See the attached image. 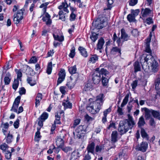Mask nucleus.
Masks as SVG:
<instances>
[{
	"instance_id": "obj_1",
	"label": "nucleus",
	"mask_w": 160,
	"mask_h": 160,
	"mask_svg": "<svg viewBox=\"0 0 160 160\" xmlns=\"http://www.w3.org/2000/svg\"><path fill=\"white\" fill-rule=\"evenodd\" d=\"M128 116V119L121 121L119 122L118 131L121 135L125 133L129 129H131L135 124L132 118L129 114Z\"/></svg>"
},
{
	"instance_id": "obj_2",
	"label": "nucleus",
	"mask_w": 160,
	"mask_h": 160,
	"mask_svg": "<svg viewBox=\"0 0 160 160\" xmlns=\"http://www.w3.org/2000/svg\"><path fill=\"white\" fill-rule=\"evenodd\" d=\"M146 52L149 53L144 58V61L146 63L151 64L152 71L153 72H156L158 70V64L155 60L154 58L151 55L152 51L150 49V45H146L145 50Z\"/></svg>"
},
{
	"instance_id": "obj_3",
	"label": "nucleus",
	"mask_w": 160,
	"mask_h": 160,
	"mask_svg": "<svg viewBox=\"0 0 160 160\" xmlns=\"http://www.w3.org/2000/svg\"><path fill=\"white\" fill-rule=\"evenodd\" d=\"M87 126L85 125H80L76 129L73 134L75 138L82 139L86 133Z\"/></svg>"
},
{
	"instance_id": "obj_4",
	"label": "nucleus",
	"mask_w": 160,
	"mask_h": 160,
	"mask_svg": "<svg viewBox=\"0 0 160 160\" xmlns=\"http://www.w3.org/2000/svg\"><path fill=\"white\" fill-rule=\"evenodd\" d=\"M94 23L95 28L97 29H102L105 27V22L103 17L98 18Z\"/></svg>"
},
{
	"instance_id": "obj_5",
	"label": "nucleus",
	"mask_w": 160,
	"mask_h": 160,
	"mask_svg": "<svg viewBox=\"0 0 160 160\" xmlns=\"http://www.w3.org/2000/svg\"><path fill=\"white\" fill-rule=\"evenodd\" d=\"M141 10L142 14L141 18L143 20H144L147 17L151 16L152 15V11L149 8H146L145 9L142 8Z\"/></svg>"
},
{
	"instance_id": "obj_6",
	"label": "nucleus",
	"mask_w": 160,
	"mask_h": 160,
	"mask_svg": "<svg viewBox=\"0 0 160 160\" xmlns=\"http://www.w3.org/2000/svg\"><path fill=\"white\" fill-rule=\"evenodd\" d=\"M97 109L94 108L93 106H91V103H90L87 106V109L92 114H95L99 112L101 108V105L100 103H97Z\"/></svg>"
},
{
	"instance_id": "obj_7",
	"label": "nucleus",
	"mask_w": 160,
	"mask_h": 160,
	"mask_svg": "<svg viewBox=\"0 0 160 160\" xmlns=\"http://www.w3.org/2000/svg\"><path fill=\"white\" fill-rule=\"evenodd\" d=\"M58 75L59 77L58 79L57 85L62 83L65 79L66 76V72L64 69L62 68L59 72Z\"/></svg>"
},
{
	"instance_id": "obj_8",
	"label": "nucleus",
	"mask_w": 160,
	"mask_h": 160,
	"mask_svg": "<svg viewBox=\"0 0 160 160\" xmlns=\"http://www.w3.org/2000/svg\"><path fill=\"white\" fill-rule=\"evenodd\" d=\"M101 75L98 72L96 71L92 75V82L94 84H98L101 80Z\"/></svg>"
},
{
	"instance_id": "obj_9",
	"label": "nucleus",
	"mask_w": 160,
	"mask_h": 160,
	"mask_svg": "<svg viewBox=\"0 0 160 160\" xmlns=\"http://www.w3.org/2000/svg\"><path fill=\"white\" fill-rule=\"evenodd\" d=\"M118 133L117 131H114L112 132L111 134V140L113 146L111 148H114L115 147V145H114V143L118 141Z\"/></svg>"
},
{
	"instance_id": "obj_10",
	"label": "nucleus",
	"mask_w": 160,
	"mask_h": 160,
	"mask_svg": "<svg viewBox=\"0 0 160 160\" xmlns=\"http://www.w3.org/2000/svg\"><path fill=\"white\" fill-rule=\"evenodd\" d=\"M101 67V66H100L99 68H97L96 69V71L98 72L100 74V75H102V76H109V72L106 69L103 68L100 69Z\"/></svg>"
},
{
	"instance_id": "obj_11",
	"label": "nucleus",
	"mask_w": 160,
	"mask_h": 160,
	"mask_svg": "<svg viewBox=\"0 0 160 160\" xmlns=\"http://www.w3.org/2000/svg\"><path fill=\"white\" fill-rule=\"evenodd\" d=\"M95 143L94 142H90L87 147V150L88 153L90 152L94 155Z\"/></svg>"
},
{
	"instance_id": "obj_12",
	"label": "nucleus",
	"mask_w": 160,
	"mask_h": 160,
	"mask_svg": "<svg viewBox=\"0 0 160 160\" xmlns=\"http://www.w3.org/2000/svg\"><path fill=\"white\" fill-rule=\"evenodd\" d=\"M148 147V144L146 142H142L140 145L137 146L136 149L143 152H145Z\"/></svg>"
},
{
	"instance_id": "obj_13",
	"label": "nucleus",
	"mask_w": 160,
	"mask_h": 160,
	"mask_svg": "<svg viewBox=\"0 0 160 160\" xmlns=\"http://www.w3.org/2000/svg\"><path fill=\"white\" fill-rule=\"evenodd\" d=\"M121 31V38L123 40L122 42H124L125 41H127L129 40L130 36L126 33L125 29L124 28H122Z\"/></svg>"
},
{
	"instance_id": "obj_14",
	"label": "nucleus",
	"mask_w": 160,
	"mask_h": 160,
	"mask_svg": "<svg viewBox=\"0 0 160 160\" xmlns=\"http://www.w3.org/2000/svg\"><path fill=\"white\" fill-rule=\"evenodd\" d=\"M98 56L96 54H91L89 58L88 62L90 63L93 64L98 61Z\"/></svg>"
},
{
	"instance_id": "obj_15",
	"label": "nucleus",
	"mask_w": 160,
	"mask_h": 160,
	"mask_svg": "<svg viewBox=\"0 0 160 160\" xmlns=\"http://www.w3.org/2000/svg\"><path fill=\"white\" fill-rule=\"evenodd\" d=\"M68 5L66 2V1H64V2H62L61 4L59 6L58 8L60 10H62L63 9L64 11L66 12L67 13H68L69 12L68 10Z\"/></svg>"
},
{
	"instance_id": "obj_16",
	"label": "nucleus",
	"mask_w": 160,
	"mask_h": 160,
	"mask_svg": "<svg viewBox=\"0 0 160 160\" xmlns=\"http://www.w3.org/2000/svg\"><path fill=\"white\" fill-rule=\"evenodd\" d=\"M111 111V107H110L109 108L105 110L103 112V116L102 118V121L103 123H104L106 122L107 120V116L108 114Z\"/></svg>"
},
{
	"instance_id": "obj_17",
	"label": "nucleus",
	"mask_w": 160,
	"mask_h": 160,
	"mask_svg": "<svg viewBox=\"0 0 160 160\" xmlns=\"http://www.w3.org/2000/svg\"><path fill=\"white\" fill-rule=\"evenodd\" d=\"M42 19L43 21L46 22L47 25H50L51 23L50 16L48 13L45 14V16L43 17Z\"/></svg>"
},
{
	"instance_id": "obj_18",
	"label": "nucleus",
	"mask_w": 160,
	"mask_h": 160,
	"mask_svg": "<svg viewBox=\"0 0 160 160\" xmlns=\"http://www.w3.org/2000/svg\"><path fill=\"white\" fill-rule=\"evenodd\" d=\"M81 55L84 58H87L88 56V54L86 49L82 47H79L78 48Z\"/></svg>"
},
{
	"instance_id": "obj_19",
	"label": "nucleus",
	"mask_w": 160,
	"mask_h": 160,
	"mask_svg": "<svg viewBox=\"0 0 160 160\" xmlns=\"http://www.w3.org/2000/svg\"><path fill=\"white\" fill-rule=\"evenodd\" d=\"M20 102V101H14L12 106L11 109V111L15 112H17V109L18 107L19 104Z\"/></svg>"
},
{
	"instance_id": "obj_20",
	"label": "nucleus",
	"mask_w": 160,
	"mask_h": 160,
	"mask_svg": "<svg viewBox=\"0 0 160 160\" xmlns=\"http://www.w3.org/2000/svg\"><path fill=\"white\" fill-rule=\"evenodd\" d=\"M145 124L144 119L143 116H142L139 118L138 123V127L141 129V128H142V127L144 126Z\"/></svg>"
},
{
	"instance_id": "obj_21",
	"label": "nucleus",
	"mask_w": 160,
	"mask_h": 160,
	"mask_svg": "<svg viewBox=\"0 0 160 160\" xmlns=\"http://www.w3.org/2000/svg\"><path fill=\"white\" fill-rule=\"evenodd\" d=\"M28 83L31 86H33L36 84V81L34 77H28L27 79Z\"/></svg>"
},
{
	"instance_id": "obj_22",
	"label": "nucleus",
	"mask_w": 160,
	"mask_h": 160,
	"mask_svg": "<svg viewBox=\"0 0 160 160\" xmlns=\"http://www.w3.org/2000/svg\"><path fill=\"white\" fill-rule=\"evenodd\" d=\"M56 143L57 146L60 147V148L63 146L64 144V142L63 139L59 137L57 138Z\"/></svg>"
},
{
	"instance_id": "obj_23",
	"label": "nucleus",
	"mask_w": 160,
	"mask_h": 160,
	"mask_svg": "<svg viewBox=\"0 0 160 160\" xmlns=\"http://www.w3.org/2000/svg\"><path fill=\"white\" fill-rule=\"evenodd\" d=\"M134 72H136L141 70V67L140 63L138 61H136L133 64Z\"/></svg>"
},
{
	"instance_id": "obj_24",
	"label": "nucleus",
	"mask_w": 160,
	"mask_h": 160,
	"mask_svg": "<svg viewBox=\"0 0 160 160\" xmlns=\"http://www.w3.org/2000/svg\"><path fill=\"white\" fill-rule=\"evenodd\" d=\"M104 43V40L103 38H100L98 40L97 45V50L101 49Z\"/></svg>"
},
{
	"instance_id": "obj_25",
	"label": "nucleus",
	"mask_w": 160,
	"mask_h": 160,
	"mask_svg": "<svg viewBox=\"0 0 160 160\" xmlns=\"http://www.w3.org/2000/svg\"><path fill=\"white\" fill-rule=\"evenodd\" d=\"M68 69L69 72L71 74H75L77 72V68L76 65L73 66L68 67Z\"/></svg>"
},
{
	"instance_id": "obj_26",
	"label": "nucleus",
	"mask_w": 160,
	"mask_h": 160,
	"mask_svg": "<svg viewBox=\"0 0 160 160\" xmlns=\"http://www.w3.org/2000/svg\"><path fill=\"white\" fill-rule=\"evenodd\" d=\"M141 133L142 137L145 139L147 140H148L149 137L148 135L144 129L142 128H141Z\"/></svg>"
},
{
	"instance_id": "obj_27",
	"label": "nucleus",
	"mask_w": 160,
	"mask_h": 160,
	"mask_svg": "<svg viewBox=\"0 0 160 160\" xmlns=\"http://www.w3.org/2000/svg\"><path fill=\"white\" fill-rule=\"evenodd\" d=\"M37 131L35 133L34 140L35 141L38 142L41 138V136L40 135V129L39 128H37Z\"/></svg>"
},
{
	"instance_id": "obj_28",
	"label": "nucleus",
	"mask_w": 160,
	"mask_h": 160,
	"mask_svg": "<svg viewBox=\"0 0 160 160\" xmlns=\"http://www.w3.org/2000/svg\"><path fill=\"white\" fill-rule=\"evenodd\" d=\"M121 49L118 47H114L111 50L110 53L112 54H115L116 52H118L120 55L121 54Z\"/></svg>"
},
{
	"instance_id": "obj_29",
	"label": "nucleus",
	"mask_w": 160,
	"mask_h": 160,
	"mask_svg": "<svg viewBox=\"0 0 160 160\" xmlns=\"http://www.w3.org/2000/svg\"><path fill=\"white\" fill-rule=\"evenodd\" d=\"M109 78V76L104 77L102 76V83L103 86H106L108 82V80Z\"/></svg>"
},
{
	"instance_id": "obj_30",
	"label": "nucleus",
	"mask_w": 160,
	"mask_h": 160,
	"mask_svg": "<svg viewBox=\"0 0 160 160\" xmlns=\"http://www.w3.org/2000/svg\"><path fill=\"white\" fill-rule=\"evenodd\" d=\"M53 37L55 40L58 41L60 42H62L64 40V37L63 36L61 35L59 36L58 34H53Z\"/></svg>"
},
{
	"instance_id": "obj_31",
	"label": "nucleus",
	"mask_w": 160,
	"mask_h": 160,
	"mask_svg": "<svg viewBox=\"0 0 160 160\" xmlns=\"http://www.w3.org/2000/svg\"><path fill=\"white\" fill-rule=\"evenodd\" d=\"M152 114L154 118H158L160 120V112L159 111H156L152 110Z\"/></svg>"
},
{
	"instance_id": "obj_32",
	"label": "nucleus",
	"mask_w": 160,
	"mask_h": 160,
	"mask_svg": "<svg viewBox=\"0 0 160 160\" xmlns=\"http://www.w3.org/2000/svg\"><path fill=\"white\" fill-rule=\"evenodd\" d=\"M48 114L46 112H43L38 118V119H41L42 121H44L48 117Z\"/></svg>"
},
{
	"instance_id": "obj_33",
	"label": "nucleus",
	"mask_w": 160,
	"mask_h": 160,
	"mask_svg": "<svg viewBox=\"0 0 160 160\" xmlns=\"http://www.w3.org/2000/svg\"><path fill=\"white\" fill-rule=\"evenodd\" d=\"M155 88L156 90L160 89V78H158L155 81Z\"/></svg>"
},
{
	"instance_id": "obj_34",
	"label": "nucleus",
	"mask_w": 160,
	"mask_h": 160,
	"mask_svg": "<svg viewBox=\"0 0 160 160\" xmlns=\"http://www.w3.org/2000/svg\"><path fill=\"white\" fill-rule=\"evenodd\" d=\"M65 102L62 103V105L65 108H71L72 107V104L68 101H65Z\"/></svg>"
},
{
	"instance_id": "obj_35",
	"label": "nucleus",
	"mask_w": 160,
	"mask_h": 160,
	"mask_svg": "<svg viewBox=\"0 0 160 160\" xmlns=\"http://www.w3.org/2000/svg\"><path fill=\"white\" fill-rule=\"evenodd\" d=\"M52 63L51 62L48 63L47 68V73L48 74H50L52 71Z\"/></svg>"
},
{
	"instance_id": "obj_36",
	"label": "nucleus",
	"mask_w": 160,
	"mask_h": 160,
	"mask_svg": "<svg viewBox=\"0 0 160 160\" xmlns=\"http://www.w3.org/2000/svg\"><path fill=\"white\" fill-rule=\"evenodd\" d=\"M80 153L79 152L76 151H73L71 154L72 158L74 159H76L79 157Z\"/></svg>"
},
{
	"instance_id": "obj_37",
	"label": "nucleus",
	"mask_w": 160,
	"mask_h": 160,
	"mask_svg": "<svg viewBox=\"0 0 160 160\" xmlns=\"http://www.w3.org/2000/svg\"><path fill=\"white\" fill-rule=\"evenodd\" d=\"M13 17V21L15 24H18L22 20L21 19H20V18H19L18 16L16 15V13L14 14Z\"/></svg>"
},
{
	"instance_id": "obj_38",
	"label": "nucleus",
	"mask_w": 160,
	"mask_h": 160,
	"mask_svg": "<svg viewBox=\"0 0 160 160\" xmlns=\"http://www.w3.org/2000/svg\"><path fill=\"white\" fill-rule=\"evenodd\" d=\"M12 137V135L10 134V132L9 131L7 136L6 137V142L7 143H10L11 142Z\"/></svg>"
},
{
	"instance_id": "obj_39",
	"label": "nucleus",
	"mask_w": 160,
	"mask_h": 160,
	"mask_svg": "<svg viewBox=\"0 0 160 160\" xmlns=\"http://www.w3.org/2000/svg\"><path fill=\"white\" fill-rule=\"evenodd\" d=\"M59 16V19H61L62 21H65L66 18L65 16H64V12L62 10H61L59 11L58 13Z\"/></svg>"
},
{
	"instance_id": "obj_40",
	"label": "nucleus",
	"mask_w": 160,
	"mask_h": 160,
	"mask_svg": "<svg viewBox=\"0 0 160 160\" xmlns=\"http://www.w3.org/2000/svg\"><path fill=\"white\" fill-rule=\"evenodd\" d=\"M23 10L21 9L18 11L17 13L16 14V15L18 16L20 19H22L23 18Z\"/></svg>"
},
{
	"instance_id": "obj_41",
	"label": "nucleus",
	"mask_w": 160,
	"mask_h": 160,
	"mask_svg": "<svg viewBox=\"0 0 160 160\" xmlns=\"http://www.w3.org/2000/svg\"><path fill=\"white\" fill-rule=\"evenodd\" d=\"M135 17L132 14H129L127 17V19L129 22H133L135 20Z\"/></svg>"
},
{
	"instance_id": "obj_42",
	"label": "nucleus",
	"mask_w": 160,
	"mask_h": 160,
	"mask_svg": "<svg viewBox=\"0 0 160 160\" xmlns=\"http://www.w3.org/2000/svg\"><path fill=\"white\" fill-rule=\"evenodd\" d=\"M104 149V146L102 145H97L96 147L95 151L96 152H100Z\"/></svg>"
},
{
	"instance_id": "obj_43",
	"label": "nucleus",
	"mask_w": 160,
	"mask_h": 160,
	"mask_svg": "<svg viewBox=\"0 0 160 160\" xmlns=\"http://www.w3.org/2000/svg\"><path fill=\"white\" fill-rule=\"evenodd\" d=\"M19 85V81L18 80L15 79L13 84H12V88L15 90H16L18 88Z\"/></svg>"
},
{
	"instance_id": "obj_44",
	"label": "nucleus",
	"mask_w": 160,
	"mask_h": 160,
	"mask_svg": "<svg viewBox=\"0 0 160 160\" xmlns=\"http://www.w3.org/2000/svg\"><path fill=\"white\" fill-rule=\"evenodd\" d=\"M142 110L145 111V114L148 115H151V114H152V110H150L147 108H144L142 109Z\"/></svg>"
},
{
	"instance_id": "obj_45",
	"label": "nucleus",
	"mask_w": 160,
	"mask_h": 160,
	"mask_svg": "<svg viewBox=\"0 0 160 160\" xmlns=\"http://www.w3.org/2000/svg\"><path fill=\"white\" fill-rule=\"evenodd\" d=\"M61 148L63 151L64 152L67 153L68 152L71 151L72 149L70 147H63V146Z\"/></svg>"
},
{
	"instance_id": "obj_46",
	"label": "nucleus",
	"mask_w": 160,
	"mask_h": 160,
	"mask_svg": "<svg viewBox=\"0 0 160 160\" xmlns=\"http://www.w3.org/2000/svg\"><path fill=\"white\" fill-rule=\"evenodd\" d=\"M15 71L17 74V79L21 80V78L22 76V74L20 70L16 69Z\"/></svg>"
},
{
	"instance_id": "obj_47",
	"label": "nucleus",
	"mask_w": 160,
	"mask_h": 160,
	"mask_svg": "<svg viewBox=\"0 0 160 160\" xmlns=\"http://www.w3.org/2000/svg\"><path fill=\"white\" fill-rule=\"evenodd\" d=\"M75 48L73 47L71 50L69 54V57L72 58H73L75 56Z\"/></svg>"
},
{
	"instance_id": "obj_48",
	"label": "nucleus",
	"mask_w": 160,
	"mask_h": 160,
	"mask_svg": "<svg viewBox=\"0 0 160 160\" xmlns=\"http://www.w3.org/2000/svg\"><path fill=\"white\" fill-rule=\"evenodd\" d=\"M77 15L75 13H71L69 17V20L73 21L75 20Z\"/></svg>"
},
{
	"instance_id": "obj_49",
	"label": "nucleus",
	"mask_w": 160,
	"mask_h": 160,
	"mask_svg": "<svg viewBox=\"0 0 160 160\" xmlns=\"http://www.w3.org/2000/svg\"><path fill=\"white\" fill-rule=\"evenodd\" d=\"M49 3L46 2L44 3H42L40 6V8H43L44 12H46V9L47 6L48 4Z\"/></svg>"
},
{
	"instance_id": "obj_50",
	"label": "nucleus",
	"mask_w": 160,
	"mask_h": 160,
	"mask_svg": "<svg viewBox=\"0 0 160 160\" xmlns=\"http://www.w3.org/2000/svg\"><path fill=\"white\" fill-rule=\"evenodd\" d=\"M90 83H88L86 84L84 87V89L86 91H90L92 88V86Z\"/></svg>"
},
{
	"instance_id": "obj_51",
	"label": "nucleus",
	"mask_w": 160,
	"mask_h": 160,
	"mask_svg": "<svg viewBox=\"0 0 160 160\" xmlns=\"http://www.w3.org/2000/svg\"><path fill=\"white\" fill-rule=\"evenodd\" d=\"M138 80H135L133 81L131 84V85L132 87V89L134 90L138 85Z\"/></svg>"
},
{
	"instance_id": "obj_52",
	"label": "nucleus",
	"mask_w": 160,
	"mask_h": 160,
	"mask_svg": "<svg viewBox=\"0 0 160 160\" xmlns=\"http://www.w3.org/2000/svg\"><path fill=\"white\" fill-rule=\"evenodd\" d=\"M66 85L68 88L70 89L73 88L74 86V84L71 81L68 82Z\"/></svg>"
},
{
	"instance_id": "obj_53",
	"label": "nucleus",
	"mask_w": 160,
	"mask_h": 160,
	"mask_svg": "<svg viewBox=\"0 0 160 160\" xmlns=\"http://www.w3.org/2000/svg\"><path fill=\"white\" fill-rule=\"evenodd\" d=\"M138 2V0H129V5L132 6H134L137 4Z\"/></svg>"
},
{
	"instance_id": "obj_54",
	"label": "nucleus",
	"mask_w": 160,
	"mask_h": 160,
	"mask_svg": "<svg viewBox=\"0 0 160 160\" xmlns=\"http://www.w3.org/2000/svg\"><path fill=\"white\" fill-rule=\"evenodd\" d=\"M11 81V79L8 76H6L4 78V82L5 85H8Z\"/></svg>"
},
{
	"instance_id": "obj_55",
	"label": "nucleus",
	"mask_w": 160,
	"mask_h": 160,
	"mask_svg": "<svg viewBox=\"0 0 160 160\" xmlns=\"http://www.w3.org/2000/svg\"><path fill=\"white\" fill-rule=\"evenodd\" d=\"M37 62V58L35 57H32L29 61V63H35Z\"/></svg>"
},
{
	"instance_id": "obj_56",
	"label": "nucleus",
	"mask_w": 160,
	"mask_h": 160,
	"mask_svg": "<svg viewBox=\"0 0 160 160\" xmlns=\"http://www.w3.org/2000/svg\"><path fill=\"white\" fill-rule=\"evenodd\" d=\"M145 22L148 25L151 24L153 23V21L152 18L149 17L146 19Z\"/></svg>"
},
{
	"instance_id": "obj_57",
	"label": "nucleus",
	"mask_w": 160,
	"mask_h": 160,
	"mask_svg": "<svg viewBox=\"0 0 160 160\" xmlns=\"http://www.w3.org/2000/svg\"><path fill=\"white\" fill-rule=\"evenodd\" d=\"M140 12L139 9H137L135 10H132L131 12L132 14L135 17L137 16Z\"/></svg>"
},
{
	"instance_id": "obj_58",
	"label": "nucleus",
	"mask_w": 160,
	"mask_h": 160,
	"mask_svg": "<svg viewBox=\"0 0 160 160\" xmlns=\"http://www.w3.org/2000/svg\"><path fill=\"white\" fill-rule=\"evenodd\" d=\"M142 67L143 69L145 71V72H148L149 70V66L144 64L142 65Z\"/></svg>"
},
{
	"instance_id": "obj_59",
	"label": "nucleus",
	"mask_w": 160,
	"mask_h": 160,
	"mask_svg": "<svg viewBox=\"0 0 160 160\" xmlns=\"http://www.w3.org/2000/svg\"><path fill=\"white\" fill-rule=\"evenodd\" d=\"M11 153L8 151H7L5 152V157L8 159H10L11 156Z\"/></svg>"
},
{
	"instance_id": "obj_60",
	"label": "nucleus",
	"mask_w": 160,
	"mask_h": 160,
	"mask_svg": "<svg viewBox=\"0 0 160 160\" xmlns=\"http://www.w3.org/2000/svg\"><path fill=\"white\" fill-rule=\"evenodd\" d=\"M97 35L95 33L92 34V36L90 37V38L93 42H95L98 39Z\"/></svg>"
},
{
	"instance_id": "obj_61",
	"label": "nucleus",
	"mask_w": 160,
	"mask_h": 160,
	"mask_svg": "<svg viewBox=\"0 0 160 160\" xmlns=\"http://www.w3.org/2000/svg\"><path fill=\"white\" fill-rule=\"evenodd\" d=\"M90 152H88V153L85 155L83 159L84 160H90L91 159Z\"/></svg>"
},
{
	"instance_id": "obj_62",
	"label": "nucleus",
	"mask_w": 160,
	"mask_h": 160,
	"mask_svg": "<svg viewBox=\"0 0 160 160\" xmlns=\"http://www.w3.org/2000/svg\"><path fill=\"white\" fill-rule=\"evenodd\" d=\"M132 35L134 37H137L138 35V32L137 29H133L131 32Z\"/></svg>"
},
{
	"instance_id": "obj_63",
	"label": "nucleus",
	"mask_w": 160,
	"mask_h": 160,
	"mask_svg": "<svg viewBox=\"0 0 160 160\" xmlns=\"http://www.w3.org/2000/svg\"><path fill=\"white\" fill-rule=\"evenodd\" d=\"M8 147V145L5 143L0 146V148L4 151L6 150Z\"/></svg>"
},
{
	"instance_id": "obj_64",
	"label": "nucleus",
	"mask_w": 160,
	"mask_h": 160,
	"mask_svg": "<svg viewBox=\"0 0 160 160\" xmlns=\"http://www.w3.org/2000/svg\"><path fill=\"white\" fill-rule=\"evenodd\" d=\"M104 97V95L102 93H100L97 96L96 100H102Z\"/></svg>"
}]
</instances>
